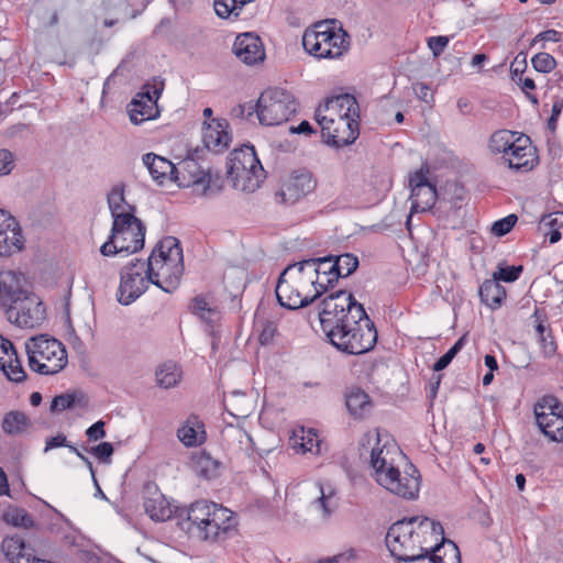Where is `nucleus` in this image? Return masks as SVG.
Wrapping results in <instances>:
<instances>
[{"label":"nucleus","mask_w":563,"mask_h":563,"mask_svg":"<svg viewBox=\"0 0 563 563\" xmlns=\"http://www.w3.org/2000/svg\"><path fill=\"white\" fill-rule=\"evenodd\" d=\"M318 314L322 331L338 350L360 355L375 346L377 331L374 322L351 292L338 290L325 296Z\"/></svg>","instance_id":"nucleus-1"},{"label":"nucleus","mask_w":563,"mask_h":563,"mask_svg":"<svg viewBox=\"0 0 563 563\" xmlns=\"http://www.w3.org/2000/svg\"><path fill=\"white\" fill-rule=\"evenodd\" d=\"M0 308L19 328L34 329L46 318L40 297L30 289L25 276L14 271L0 272Z\"/></svg>","instance_id":"nucleus-2"},{"label":"nucleus","mask_w":563,"mask_h":563,"mask_svg":"<svg viewBox=\"0 0 563 563\" xmlns=\"http://www.w3.org/2000/svg\"><path fill=\"white\" fill-rule=\"evenodd\" d=\"M444 537L440 522L427 517L413 516L394 522L386 534L385 542L390 554L400 563H407L422 551H429Z\"/></svg>","instance_id":"nucleus-3"},{"label":"nucleus","mask_w":563,"mask_h":563,"mask_svg":"<svg viewBox=\"0 0 563 563\" xmlns=\"http://www.w3.org/2000/svg\"><path fill=\"white\" fill-rule=\"evenodd\" d=\"M178 526L190 537L203 542H220L228 539L238 525L233 511L213 501L197 500L177 515Z\"/></svg>","instance_id":"nucleus-4"},{"label":"nucleus","mask_w":563,"mask_h":563,"mask_svg":"<svg viewBox=\"0 0 563 563\" xmlns=\"http://www.w3.org/2000/svg\"><path fill=\"white\" fill-rule=\"evenodd\" d=\"M145 265L154 285L165 292H173L180 283L184 273L183 249L174 236H165L153 249Z\"/></svg>","instance_id":"nucleus-5"},{"label":"nucleus","mask_w":563,"mask_h":563,"mask_svg":"<svg viewBox=\"0 0 563 563\" xmlns=\"http://www.w3.org/2000/svg\"><path fill=\"white\" fill-rule=\"evenodd\" d=\"M336 20H327L314 24L302 36L305 51L321 58H340L350 49V35Z\"/></svg>","instance_id":"nucleus-6"},{"label":"nucleus","mask_w":563,"mask_h":563,"mask_svg":"<svg viewBox=\"0 0 563 563\" xmlns=\"http://www.w3.org/2000/svg\"><path fill=\"white\" fill-rule=\"evenodd\" d=\"M25 350L30 368L41 375H55L68 363L65 345L48 334L29 339Z\"/></svg>","instance_id":"nucleus-7"},{"label":"nucleus","mask_w":563,"mask_h":563,"mask_svg":"<svg viewBox=\"0 0 563 563\" xmlns=\"http://www.w3.org/2000/svg\"><path fill=\"white\" fill-rule=\"evenodd\" d=\"M227 167L228 179L243 192H254L266 177L252 145H243L231 152Z\"/></svg>","instance_id":"nucleus-8"},{"label":"nucleus","mask_w":563,"mask_h":563,"mask_svg":"<svg viewBox=\"0 0 563 563\" xmlns=\"http://www.w3.org/2000/svg\"><path fill=\"white\" fill-rule=\"evenodd\" d=\"M255 107L260 123L274 126L289 121L299 104L290 91L274 87L261 93Z\"/></svg>","instance_id":"nucleus-9"},{"label":"nucleus","mask_w":563,"mask_h":563,"mask_svg":"<svg viewBox=\"0 0 563 563\" xmlns=\"http://www.w3.org/2000/svg\"><path fill=\"white\" fill-rule=\"evenodd\" d=\"M155 279L150 278V269L145 262L135 260L124 266L120 272L118 301L128 306L135 301Z\"/></svg>","instance_id":"nucleus-10"},{"label":"nucleus","mask_w":563,"mask_h":563,"mask_svg":"<svg viewBox=\"0 0 563 563\" xmlns=\"http://www.w3.org/2000/svg\"><path fill=\"white\" fill-rule=\"evenodd\" d=\"M536 421L551 441L563 442V404L554 396H543L533 408Z\"/></svg>","instance_id":"nucleus-11"},{"label":"nucleus","mask_w":563,"mask_h":563,"mask_svg":"<svg viewBox=\"0 0 563 563\" xmlns=\"http://www.w3.org/2000/svg\"><path fill=\"white\" fill-rule=\"evenodd\" d=\"M377 483L396 496L407 500H413L417 499L419 495L420 474L412 464L407 466L404 474H401L397 467L389 466L387 473H380L378 475Z\"/></svg>","instance_id":"nucleus-12"},{"label":"nucleus","mask_w":563,"mask_h":563,"mask_svg":"<svg viewBox=\"0 0 563 563\" xmlns=\"http://www.w3.org/2000/svg\"><path fill=\"white\" fill-rule=\"evenodd\" d=\"M316 120L327 144L342 147L352 144L358 136V122L354 118L321 115L318 110Z\"/></svg>","instance_id":"nucleus-13"},{"label":"nucleus","mask_w":563,"mask_h":563,"mask_svg":"<svg viewBox=\"0 0 563 563\" xmlns=\"http://www.w3.org/2000/svg\"><path fill=\"white\" fill-rule=\"evenodd\" d=\"M111 231L124 253H136L144 247L146 228L135 216L117 217Z\"/></svg>","instance_id":"nucleus-14"},{"label":"nucleus","mask_w":563,"mask_h":563,"mask_svg":"<svg viewBox=\"0 0 563 563\" xmlns=\"http://www.w3.org/2000/svg\"><path fill=\"white\" fill-rule=\"evenodd\" d=\"M176 183L179 187H194L200 195H208L212 189V175L195 157L187 156L176 165Z\"/></svg>","instance_id":"nucleus-15"},{"label":"nucleus","mask_w":563,"mask_h":563,"mask_svg":"<svg viewBox=\"0 0 563 563\" xmlns=\"http://www.w3.org/2000/svg\"><path fill=\"white\" fill-rule=\"evenodd\" d=\"M409 185L411 187V208L406 221L408 230H410L411 214L430 210L438 199L435 186L429 181L422 169L410 176Z\"/></svg>","instance_id":"nucleus-16"},{"label":"nucleus","mask_w":563,"mask_h":563,"mask_svg":"<svg viewBox=\"0 0 563 563\" xmlns=\"http://www.w3.org/2000/svg\"><path fill=\"white\" fill-rule=\"evenodd\" d=\"M296 265L287 266L280 274L276 285V297L279 305L284 308L296 310L306 307L319 298V292L306 294L300 290L294 282L287 277L291 274Z\"/></svg>","instance_id":"nucleus-17"},{"label":"nucleus","mask_w":563,"mask_h":563,"mask_svg":"<svg viewBox=\"0 0 563 563\" xmlns=\"http://www.w3.org/2000/svg\"><path fill=\"white\" fill-rule=\"evenodd\" d=\"M317 187V180L307 169L291 173L288 180L282 186L277 197L286 205H295L300 199L312 192Z\"/></svg>","instance_id":"nucleus-18"},{"label":"nucleus","mask_w":563,"mask_h":563,"mask_svg":"<svg viewBox=\"0 0 563 563\" xmlns=\"http://www.w3.org/2000/svg\"><path fill=\"white\" fill-rule=\"evenodd\" d=\"M23 247L24 239L18 221L0 210V256H11Z\"/></svg>","instance_id":"nucleus-19"},{"label":"nucleus","mask_w":563,"mask_h":563,"mask_svg":"<svg viewBox=\"0 0 563 563\" xmlns=\"http://www.w3.org/2000/svg\"><path fill=\"white\" fill-rule=\"evenodd\" d=\"M380 437L378 431H369L366 432L360 442L361 455H364L369 452L371 455V466L375 472V479L378 482V475L380 473H387V468L393 466L387 461V454L389 453L386 450V446H379Z\"/></svg>","instance_id":"nucleus-20"},{"label":"nucleus","mask_w":563,"mask_h":563,"mask_svg":"<svg viewBox=\"0 0 563 563\" xmlns=\"http://www.w3.org/2000/svg\"><path fill=\"white\" fill-rule=\"evenodd\" d=\"M508 167L515 170H530L533 167L534 153L527 135H519L507 154L501 157Z\"/></svg>","instance_id":"nucleus-21"},{"label":"nucleus","mask_w":563,"mask_h":563,"mask_svg":"<svg viewBox=\"0 0 563 563\" xmlns=\"http://www.w3.org/2000/svg\"><path fill=\"white\" fill-rule=\"evenodd\" d=\"M233 53L246 65L257 64L265 58V51L261 38L252 33L236 36L233 44Z\"/></svg>","instance_id":"nucleus-22"},{"label":"nucleus","mask_w":563,"mask_h":563,"mask_svg":"<svg viewBox=\"0 0 563 563\" xmlns=\"http://www.w3.org/2000/svg\"><path fill=\"white\" fill-rule=\"evenodd\" d=\"M1 550L10 563H33L36 560L34 549L21 534L5 536Z\"/></svg>","instance_id":"nucleus-23"},{"label":"nucleus","mask_w":563,"mask_h":563,"mask_svg":"<svg viewBox=\"0 0 563 563\" xmlns=\"http://www.w3.org/2000/svg\"><path fill=\"white\" fill-rule=\"evenodd\" d=\"M228 122L225 120H212L211 123H205L202 141L205 146L220 153L229 146L230 137L227 132Z\"/></svg>","instance_id":"nucleus-24"},{"label":"nucleus","mask_w":563,"mask_h":563,"mask_svg":"<svg viewBox=\"0 0 563 563\" xmlns=\"http://www.w3.org/2000/svg\"><path fill=\"white\" fill-rule=\"evenodd\" d=\"M143 163L158 185H163L166 180L176 183V165L167 158L154 153H147L143 156Z\"/></svg>","instance_id":"nucleus-25"},{"label":"nucleus","mask_w":563,"mask_h":563,"mask_svg":"<svg viewBox=\"0 0 563 563\" xmlns=\"http://www.w3.org/2000/svg\"><path fill=\"white\" fill-rule=\"evenodd\" d=\"M143 506L150 518L157 522L170 519L174 512L169 501L156 488L154 490L147 489Z\"/></svg>","instance_id":"nucleus-26"},{"label":"nucleus","mask_w":563,"mask_h":563,"mask_svg":"<svg viewBox=\"0 0 563 563\" xmlns=\"http://www.w3.org/2000/svg\"><path fill=\"white\" fill-rule=\"evenodd\" d=\"M177 438L187 448L201 445L206 441L205 424L197 416H190L177 430Z\"/></svg>","instance_id":"nucleus-27"},{"label":"nucleus","mask_w":563,"mask_h":563,"mask_svg":"<svg viewBox=\"0 0 563 563\" xmlns=\"http://www.w3.org/2000/svg\"><path fill=\"white\" fill-rule=\"evenodd\" d=\"M101 9L106 18L103 19V26L111 27L124 19H135L137 11L128 14L129 1L128 0H101Z\"/></svg>","instance_id":"nucleus-28"},{"label":"nucleus","mask_w":563,"mask_h":563,"mask_svg":"<svg viewBox=\"0 0 563 563\" xmlns=\"http://www.w3.org/2000/svg\"><path fill=\"white\" fill-rule=\"evenodd\" d=\"M328 115L335 118H358V103L356 99L349 93L333 97L325 102Z\"/></svg>","instance_id":"nucleus-29"},{"label":"nucleus","mask_w":563,"mask_h":563,"mask_svg":"<svg viewBox=\"0 0 563 563\" xmlns=\"http://www.w3.org/2000/svg\"><path fill=\"white\" fill-rule=\"evenodd\" d=\"M314 487L320 495L313 500L312 505L321 511L322 518L328 519L339 507L336 492L330 485L324 487L320 483L316 484Z\"/></svg>","instance_id":"nucleus-30"},{"label":"nucleus","mask_w":563,"mask_h":563,"mask_svg":"<svg viewBox=\"0 0 563 563\" xmlns=\"http://www.w3.org/2000/svg\"><path fill=\"white\" fill-rule=\"evenodd\" d=\"M107 200L113 221H115L117 217L134 216L135 207L125 201L123 184L113 186L108 194Z\"/></svg>","instance_id":"nucleus-31"},{"label":"nucleus","mask_w":563,"mask_h":563,"mask_svg":"<svg viewBox=\"0 0 563 563\" xmlns=\"http://www.w3.org/2000/svg\"><path fill=\"white\" fill-rule=\"evenodd\" d=\"M506 289L496 279H486L479 287L481 300L492 309H497L506 299Z\"/></svg>","instance_id":"nucleus-32"},{"label":"nucleus","mask_w":563,"mask_h":563,"mask_svg":"<svg viewBox=\"0 0 563 563\" xmlns=\"http://www.w3.org/2000/svg\"><path fill=\"white\" fill-rule=\"evenodd\" d=\"M349 412L355 418H363L372 409L369 396L361 388H352L345 397Z\"/></svg>","instance_id":"nucleus-33"},{"label":"nucleus","mask_w":563,"mask_h":563,"mask_svg":"<svg viewBox=\"0 0 563 563\" xmlns=\"http://www.w3.org/2000/svg\"><path fill=\"white\" fill-rule=\"evenodd\" d=\"M1 427L9 435H20L32 428V422L24 412L11 410L4 415Z\"/></svg>","instance_id":"nucleus-34"},{"label":"nucleus","mask_w":563,"mask_h":563,"mask_svg":"<svg viewBox=\"0 0 563 563\" xmlns=\"http://www.w3.org/2000/svg\"><path fill=\"white\" fill-rule=\"evenodd\" d=\"M129 115L134 124H140L156 118L158 115V106L153 101L148 103L146 100L134 98L130 103Z\"/></svg>","instance_id":"nucleus-35"},{"label":"nucleus","mask_w":563,"mask_h":563,"mask_svg":"<svg viewBox=\"0 0 563 563\" xmlns=\"http://www.w3.org/2000/svg\"><path fill=\"white\" fill-rule=\"evenodd\" d=\"M291 444L297 452H313V448H316L317 450L314 453H320V441L312 429L305 430L301 428L300 430L295 431L291 437Z\"/></svg>","instance_id":"nucleus-36"},{"label":"nucleus","mask_w":563,"mask_h":563,"mask_svg":"<svg viewBox=\"0 0 563 563\" xmlns=\"http://www.w3.org/2000/svg\"><path fill=\"white\" fill-rule=\"evenodd\" d=\"M156 383L159 387L168 389L175 387L181 378V369L174 362H165L155 372Z\"/></svg>","instance_id":"nucleus-37"},{"label":"nucleus","mask_w":563,"mask_h":563,"mask_svg":"<svg viewBox=\"0 0 563 563\" xmlns=\"http://www.w3.org/2000/svg\"><path fill=\"white\" fill-rule=\"evenodd\" d=\"M333 262V256L303 260L300 262V271L307 269L310 275L323 273L331 275L333 279H339L335 267H332Z\"/></svg>","instance_id":"nucleus-38"},{"label":"nucleus","mask_w":563,"mask_h":563,"mask_svg":"<svg viewBox=\"0 0 563 563\" xmlns=\"http://www.w3.org/2000/svg\"><path fill=\"white\" fill-rule=\"evenodd\" d=\"M517 132L509 130H498L489 139V148L493 153L507 154L512 144L517 141Z\"/></svg>","instance_id":"nucleus-39"},{"label":"nucleus","mask_w":563,"mask_h":563,"mask_svg":"<svg viewBox=\"0 0 563 563\" xmlns=\"http://www.w3.org/2000/svg\"><path fill=\"white\" fill-rule=\"evenodd\" d=\"M225 406L230 408V413L234 417H247L251 412V402L245 394L240 390L230 393L225 400Z\"/></svg>","instance_id":"nucleus-40"},{"label":"nucleus","mask_w":563,"mask_h":563,"mask_svg":"<svg viewBox=\"0 0 563 563\" xmlns=\"http://www.w3.org/2000/svg\"><path fill=\"white\" fill-rule=\"evenodd\" d=\"M195 471L203 478L210 479L217 476L219 462L213 460L208 453L202 452L192 460Z\"/></svg>","instance_id":"nucleus-41"},{"label":"nucleus","mask_w":563,"mask_h":563,"mask_svg":"<svg viewBox=\"0 0 563 563\" xmlns=\"http://www.w3.org/2000/svg\"><path fill=\"white\" fill-rule=\"evenodd\" d=\"M223 437L228 444H233L236 442L239 444V449L245 451L246 453L253 450V439L242 428L231 426L223 432Z\"/></svg>","instance_id":"nucleus-42"},{"label":"nucleus","mask_w":563,"mask_h":563,"mask_svg":"<svg viewBox=\"0 0 563 563\" xmlns=\"http://www.w3.org/2000/svg\"><path fill=\"white\" fill-rule=\"evenodd\" d=\"M333 265L335 267L338 278L347 277L358 267V258L352 253L333 256Z\"/></svg>","instance_id":"nucleus-43"},{"label":"nucleus","mask_w":563,"mask_h":563,"mask_svg":"<svg viewBox=\"0 0 563 563\" xmlns=\"http://www.w3.org/2000/svg\"><path fill=\"white\" fill-rule=\"evenodd\" d=\"M0 369L11 382L21 383L26 378L25 371L22 367L18 354L1 363Z\"/></svg>","instance_id":"nucleus-44"},{"label":"nucleus","mask_w":563,"mask_h":563,"mask_svg":"<svg viewBox=\"0 0 563 563\" xmlns=\"http://www.w3.org/2000/svg\"><path fill=\"white\" fill-rule=\"evenodd\" d=\"M295 268L292 269L291 274L288 275V277L291 279V282L295 283V285L302 290V292L306 294H313L314 291V283L313 277L314 275H310L307 269L300 271V262L295 264Z\"/></svg>","instance_id":"nucleus-45"},{"label":"nucleus","mask_w":563,"mask_h":563,"mask_svg":"<svg viewBox=\"0 0 563 563\" xmlns=\"http://www.w3.org/2000/svg\"><path fill=\"white\" fill-rule=\"evenodd\" d=\"M165 84L164 80L161 78H153L152 81L146 82L141 91L136 95L135 99H142L146 100L148 103L151 101L157 103V100L159 99L163 90H164Z\"/></svg>","instance_id":"nucleus-46"},{"label":"nucleus","mask_w":563,"mask_h":563,"mask_svg":"<svg viewBox=\"0 0 563 563\" xmlns=\"http://www.w3.org/2000/svg\"><path fill=\"white\" fill-rule=\"evenodd\" d=\"M4 520L8 523H11L14 527H31L33 525L32 517L27 514L26 510L22 508H13L4 512Z\"/></svg>","instance_id":"nucleus-47"},{"label":"nucleus","mask_w":563,"mask_h":563,"mask_svg":"<svg viewBox=\"0 0 563 563\" xmlns=\"http://www.w3.org/2000/svg\"><path fill=\"white\" fill-rule=\"evenodd\" d=\"M533 68L539 73H550L556 66L555 58L549 53L540 52L531 59Z\"/></svg>","instance_id":"nucleus-48"},{"label":"nucleus","mask_w":563,"mask_h":563,"mask_svg":"<svg viewBox=\"0 0 563 563\" xmlns=\"http://www.w3.org/2000/svg\"><path fill=\"white\" fill-rule=\"evenodd\" d=\"M465 343V336H461L453 345L452 347L442 355L434 364H433V371L440 372L444 369L455 357V355L462 350Z\"/></svg>","instance_id":"nucleus-49"},{"label":"nucleus","mask_w":563,"mask_h":563,"mask_svg":"<svg viewBox=\"0 0 563 563\" xmlns=\"http://www.w3.org/2000/svg\"><path fill=\"white\" fill-rule=\"evenodd\" d=\"M76 402V395L75 394H62L58 396H55L51 404V411L57 412V411H64L66 409H71L75 407Z\"/></svg>","instance_id":"nucleus-50"},{"label":"nucleus","mask_w":563,"mask_h":563,"mask_svg":"<svg viewBox=\"0 0 563 563\" xmlns=\"http://www.w3.org/2000/svg\"><path fill=\"white\" fill-rule=\"evenodd\" d=\"M521 272L522 266L499 267L498 271L493 274V278L497 282L512 283L519 278Z\"/></svg>","instance_id":"nucleus-51"},{"label":"nucleus","mask_w":563,"mask_h":563,"mask_svg":"<svg viewBox=\"0 0 563 563\" xmlns=\"http://www.w3.org/2000/svg\"><path fill=\"white\" fill-rule=\"evenodd\" d=\"M213 7L217 15L222 19L229 18L231 14L238 16L241 10L239 4L232 3L230 0H214Z\"/></svg>","instance_id":"nucleus-52"},{"label":"nucleus","mask_w":563,"mask_h":563,"mask_svg":"<svg viewBox=\"0 0 563 563\" xmlns=\"http://www.w3.org/2000/svg\"><path fill=\"white\" fill-rule=\"evenodd\" d=\"M517 220L518 218L516 214H509L500 220L495 221L492 227L493 234L496 236H504L511 231Z\"/></svg>","instance_id":"nucleus-53"},{"label":"nucleus","mask_w":563,"mask_h":563,"mask_svg":"<svg viewBox=\"0 0 563 563\" xmlns=\"http://www.w3.org/2000/svg\"><path fill=\"white\" fill-rule=\"evenodd\" d=\"M37 16L44 27L54 26L59 20L57 9L48 5H42L37 11Z\"/></svg>","instance_id":"nucleus-54"},{"label":"nucleus","mask_w":563,"mask_h":563,"mask_svg":"<svg viewBox=\"0 0 563 563\" xmlns=\"http://www.w3.org/2000/svg\"><path fill=\"white\" fill-rule=\"evenodd\" d=\"M338 279L331 278V275L328 276V274L316 273L313 277V292H319V297H321V295L325 292L329 288H332Z\"/></svg>","instance_id":"nucleus-55"},{"label":"nucleus","mask_w":563,"mask_h":563,"mask_svg":"<svg viewBox=\"0 0 563 563\" xmlns=\"http://www.w3.org/2000/svg\"><path fill=\"white\" fill-rule=\"evenodd\" d=\"M90 453L99 459L102 463H110L113 454V445L110 442H101L100 444L91 448Z\"/></svg>","instance_id":"nucleus-56"},{"label":"nucleus","mask_w":563,"mask_h":563,"mask_svg":"<svg viewBox=\"0 0 563 563\" xmlns=\"http://www.w3.org/2000/svg\"><path fill=\"white\" fill-rule=\"evenodd\" d=\"M14 165V154L7 148H0V175H9L13 170Z\"/></svg>","instance_id":"nucleus-57"},{"label":"nucleus","mask_w":563,"mask_h":563,"mask_svg":"<svg viewBox=\"0 0 563 563\" xmlns=\"http://www.w3.org/2000/svg\"><path fill=\"white\" fill-rule=\"evenodd\" d=\"M445 195H449V201L456 206L465 196V188L457 181L446 183Z\"/></svg>","instance_id":"nucleus-58"},{"label":"nucleus","mask_w":563,"mask_h":563,"mask_svg":"<svg viewBox=\"0 0 563 563\" xmlns=\"http://www.w3.org/2000/svg\"><path fill=\"white\" fill-rule=\"evenodd\" d=\"M539 343L544 357H552L556 353L558 346L551 334V330H549L547 334L539 336Z\"/></svg>","instance_id":"nucleus-59"},{"label":"nucleus","mask_w":563,"mask_h":563,"mask_svg":"<svg viewBox=\"0 0 563 563\" xmlns=\"http://www.w3.org/2000/svg\"><path fill=\"white\" fill-rule=\"evenodd\" d=\"M522 55V53L518 54L515 60L510 65V75L511 79L516 84H521V80L523 78V73L527 68V62H526V55H523V58L520 60L519 57Z\"/></svg>","instance_id":"nucleus-60"},{"label":"nucleus","mask_w":563,"mask_h":563,"mask_svg":"<svg viewBox=\"0 0 563 563\" xmlns=\"http://www.w3.org/2000/svg\"><path fill=\"white\" fill-rule=\"evenodd\" d=\"M563 227V212H555L550 214H544L540 220V228L542 230L545 229H560Z\"/></svg>","instance_id":"nucleus-61"},{"label":"nucleus","mask_w":563,"mask_h":563,"mask_svg":"<svg viewBox=\"0 0 563 563\" xmlns=\"http://www.w3.org/2000/svg\"><path fill=\"white\" fill-rule=\"evenodd\" d=\"M277 333V324L274 321H265L260 334L262 344H269Z\"/></svg>","instance_id":"nucleus-62"},{"label":"nucleus","mask_w":563,"mask_h":563,"mask_svg":"<svg viewBox=\"0 0 563 563\" xmlns=\"http://www.w3.org/2000/svg\"><path fill=\"white\" fill-rule=\"evenodd\" d=\"M448 43V36H432L428 40V46L431 49L434 57H438L442 54Z\"/></svg>","instance_id":"nucleus-63"},{"label":"nucleus","mask_w":563,"mask_h":563,"mask_svg":"<svg viewBox=\"0 0 563 563\" xmlns=\"http://www.w3.org/2000/svg\"><path fill=\"white\" fill-rule=\"evenodd\" d=\"M86 435L89 441H98L103 439L106 437L104 422L102 420L95 422L86 430Z\"/></svg>","instance_id":"nucleus-64"}]
</instances>
